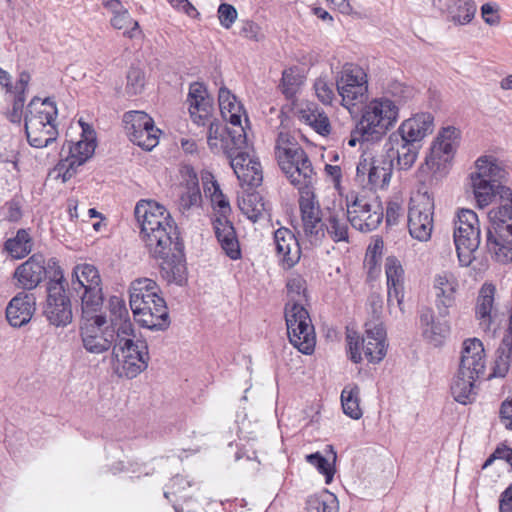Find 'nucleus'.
Segmentation results:
<instances>
[{"mask_svg": "<svg viewBox=\"0 0 512 512\" xmlns=\"http://www.w3.org/2000/svg\"><path fill=\"white\" fill-rule=\"evenodd\" d=\"M485 352L483 343L477 338H468L462 344L458 370L460 374L470 373L481 376L485 370Z\"/></svg>", "mask_w": 512, "mask_h": 512, "instance_id": "c756f323", "label": "nucleus"}, {"mask_svg": "<svg viewBox=\"0 0 512 512\" xmlns=\"http://www.w3.org/2000/svg\"><path fill=\"white\" fill-rule=\"evenodd\" d=\"M46 274L45 259L42 254L36 253L30 256L14 271V279L18 287L25 290L36 288Z\"/></svg>", "mask_w": 512, "mask_h": 512, "instance_id": "c85d7f7f", "label": "nucleus"}, {"mask_svg": "<svg viewBox=\"0 0 512 512\" xmlns=\"http://www.w3.org/2000/svg\"><path fill=\"white\" fill-rule=\"evenodd\" d=\"M71 288L81 299L82 313L90 315L103 305L102 280L98 269L91 264H77L73 268Z\"/></svg>", "mask_w": 512, "mask_h": 512, "instance_id": "9b49d317", "label": "nucleus"}, {"mask_svg": "<svg viewBox=\"0 0 512 512\" xmlns=\"http://www.w3.org/2000/svg\"><path fill=\"white\" fill-rule=\"evenodd\" d=\"M123 123L126 134L135 145L150 151L158 144L161 131L147 113L128 111L123 115Z\"/></svg>", "mask_w": 512, "mask_h": 512, "instance_id": "6ab92c4d", "label": "nucleus"}, {"mask_svg": "<svg viewBox=\"0 0 512 512\" xmlns=\"http://www.w3.org/2000/svg\"><path fill=\"white\" fill-rule=\"evenodd\" d=\"M144 87V74L140 69L131 68L127 74L126 90L130 95L139 94Z\"/></svg>", "mask_w": 512, "mask_h": 512, "instance_id": "6e6d98bb", "label": "nucleus"}, {"mask_svg": "<svg viewBox=\"0 0 512 512\" xmlns=\"http://www.w3.org/2000/svg\"><path fill=\"white\" fill-rule=\"evenodd\" d=\"M499 511L512 512V484L501 494Z\"/></svg>", "mask_w": 512, "mask_h": 512, "instance_id": "0e129e2a", "label": "nucleus"}, {"mask_svg": "<svg viewBox=\"0 0 512 512\" xmlns=\"http://www.w3.org/2000/svg\"><path fill=\"white\" fill-rule=\"evenodd\" d=\"M361 338L355 331H347L346 342L349 358L354 363L362 361V352L369 362L378 363L386 355V331L381 322H367Z\"/></svg>", "mask_w": 512, "mask_h": 512, "instance_id": "9d476101", "label": "nucleus"}, {"mask_svg": "<svg viewBox=\"0 0 512 512\" xmlns=\"http://www.w3.org/2000/svg\"><path fill=\"white\" fill-rule=\"evenodd\" d=\"M335 81L337 92L341 97V105L353 113L368 97L366 72L358 65L346 64Z\"/></svg>", "mask_w": 512, "mask_h": 512, "instance_id": "ddd939ff", "label": "nucleus"}, {"mask_svg": "<svg viewBox=\"0 0 512 512\" xmlns=\"http://www.w3.org/2000/svg\"><path fill=\"white\" fill-rule=\"evenodd\" d=\"M14 101L12 104V110L10 112V120L12 122H20L23 115V108L25 104L26 97L14 95Z\"/></svg>", "mask_w": 512, "mask_h": 512, "instance_id": "680f3d73", "label": "nucleus"}, {"mask_svg": "<svg viewBox=\"0 0 512 512\" xmlns=\"http://www.w3.org/2000/svg\"><path fill=\"white\" fill-rule=\"evenodd\" d=\"M300 120L309 125L320 135L330 132V121L324 111L316 106L307 107L300 111Z\"/></svg>", "mask_w": 512, "mask_h": 512, "instance_id": "a18cd8bd", "label": "nucleus"}, {"mask_svg": "<svg viewBox=\"0 0 512 512\" xmlns=\"http://www.w3.org/2000/svg\"><path fill=\"white\" fill-rule=\"evenodd\" d=\"M427 11L446 13L455 25H467L475 17L477 6L474 0H421Z\"/></svg>", "mask_w": 512, "mask_h": 512, "instance_id": "4be33fe9", "label": "nucleus"}, {"mask_svg": "<svg viewBox=\"0 0 512 512\" xmlns=\"http://www.w3.org/2000/svg\"><path fill=\"white\" fill-rule=\"evenodd\" d=\"M454 243L460 265L469 266L475 259L474 253L480 245V224L473 210L459 211L455 221Z\"/></svg>", "mask_w": 512, "mask_h": 512, "instance_id": "f8f14e48", "label": "nucleus"}, {"mask_svg": "<svg viewBox=\"0 0 512 512\" xmlns=\"http://www.w3.org/2000/svg\"><path fill=\"white\" fill-rule=\"evenodd\" d=\"M52 263L56 267L55 278L48 283L44 314L52 325L66 326L72 320L71 303L65 292L63 273L55 261Z\"/></svg>", "mask_w": 512, "mask_h": 512, "instance_id": "dca6fc26", "label": "nucleus"}, {"mask_svg": "<svg viewBox=\"0 0 512 512\" xmlns=\"http://www.w3.org/2000/svg\"><path fill=\"white\" fill-rule=\"evenodd\" d=\"M500 418L508 430H512V400L504 401L500 407Z\"/></svg>", "mask_w": 512, "mask_h": 512, "instance_id": "e2e57ef3", "label": "nucleus"}, {"mask_svg": "<svg viewBox=\"0 0 512 512\" xmlns=\"http://www.w3.org/2000/svg\"><path fill=\"white\" fill-rule=\"evenodd\" d=\"M419 320L423 338L434 347L442 346L451 331L446 317H435L431 309L425 308L421 310Z\"/></svg>", "mask_w": 512, "mask_h": 512, "instance_id": "a878e982", "label": "nucleus"}, {"mask_svg": "<svg viewBox=\"0 0 512 512\" xmlns=\"http://www.w3.org/2000/svg\"><path fill=\"white\" fill-rule=\"evenodd\" d=\"M458 287V280L454 274L444 271L435 275L433 281L435 306L441 317L449 316V309L455 305Z\"/></svg>", "mask_w": 512, "mask_h": 512, "instance_id": "393cba45", "label": "nucleus"}, {"mask_svg": "<svg viewBox=\"0 0 512 512\" xmlns=\"http://www.w3.org/2000/svg\"><path fill=\"white\" fill-rule=\"evenodd\" d=\"M341 404L345 415L354 420L362 417L360 408V389L357 385L349 384L341 392Z\"/></svg>", "mask_w": 512, "mask_h": 512, "instance_id": "c03bdc74", "label": "nucleus"}, {"mask_svg": "<svg viewBox=\"0 0 512 512\" xmlns=\"http://www.w3.org/2000/svg\"><path fill=\"white\" fill-rule=\"evenodd\" d=\"M299 209L304 237L311 245H319L325 237V212L322 213L313 190L300 194Z\"/></svg>", "mask_w": 512, "mask_h": 512, "instance_id": "a211bd4d", "label": "nucleus"}, {"mask_svg": "<svg viewBox=\"0 0 512 512\" xmlns=\"http://www.w3.org/2000/svg\"><path fill=\"white\" fill-rule=\"evenodd\" d=\"M33 240L28 230L19 229L14 237L8 238L4 243V250L13 259H22L32 251Z\"/></svg>", "mask_w": 512, "mask_h": 512, "instance_id": "37998d69", "label": "nucleus"}, {"mask_svg": "<svg viewBox=\"0 0 512 512\" xmlns=\"http://www.w3.org/2000/svg\"><path fill=\"white\" fill-rule=\"evenodd\" d=\"M218 102L220 112L223 118L228 121L232 127L228 128V135L236 148H245L247 136L242 126V116H246L243 106L237 101L235 95L226 87H221L218 93ZM245 121L248 119L245 117Z\"/></svg>", "mask_w": 512, "mask_h": 512, "instance_id": "aec40b11", "label": "nucleus"}, {"mask_svg": "<svg viewBox=\"0 0 512 512\" xmlns=\"http://www.w3.org/2000/svg\"><path fill=\"white\" fill-rule=\"evenodd\" d=\"M480 376H474L470 373L462 375L460 371L457 373L451 384V394L455 401L462 405L471 404L476 400L477 392L475 387V381Z\"/></svg>", "mask_w": 512, "mask_h": 512, "instance_id": "4c0bfd02", "label": "nucleus"}, {"mask_svg": "<svg viewBox=\"0 0 512 512\" xmlns=\"http://www.w3.org/2000/svg\"><path fill=\"white\" fill-rule=\"evenodd\" d=\"M487 247L495 261L502 264L512 262V232L506 224L488 227Z\"/></svg>", "mask_w": 512, "mask_h": 512, "instance_id": "cd10ccee", "label": "nucleus"}, {"mask_svg": "<svg viewBox=\"0 0 512 512\" xmlns=\"http://www.w3.org/2000/svg\"><path fill=\"white\" fill-rule=\"evenodd\" d=\"M414 96L413 87L397 80L388 82L381 95L372 98L362 108L359 123L362 137L374 140L386 134L398 121L400 109Z\"/></svg>", "mask_w": 512, "mask_h": 512, "instance_id": "f03ea898", "label": "nucleus"}, {"mask_svg": "<svg viewBox=\"0 0 512 512\" xmlns=\"http://www.w3.org/2000/svg\"><path fill=\"white\" fill-rule=\"evenodd\" d=\"M303 83L302 76L294 68L287 69L282 74V91L287 98H292Z\"/></svg>", "mask_w": 512, "mask_h": 512, "instance_id": "864d4df0", "label": "nucleus"}, {"mask_svg": "<svg viewBox=\"0 0 512 512\" xmlns=\"http://www.w3.org/2000/svg\"><path fill=\"white\" fill-rule=\"evenodd\" d=\"M493 458L505 460L510 465L512 463V449L507 446H498L493 452Z\"/></svg>", "mask_w": 512, "mask_h": 512, "instance_id": "69168bd1", "label": "nucleus"}, {"mask_svg": "<svg viewBox=\"0 0 512 512\" xmlns=\"http://www.w3.org/2000/svg\"><path fill=\"white\" fill-rule=\"evenodd\" d=\"M83 323L80 327V335L83 347L92 354H101L108 351L112 343H115L116 330L105 327L106 316L103 314L82 313Z\"/></svg>", "mask_w": 512, "mask_h": 512, "instance_id": "f3484780", "label": "nucleus"}, {"mask_svg": "<svg viewBox=\"0 0 512 512\" xmlns=\"http://www.w3.org/2000/svg\"><path fill=\"white\" fill-rule=\"evenodd\" d=\"M421 145L405 142L398 138L396 134H390L383 146V151L392 164L396 161V165L400 170H408L415 163Z\"/></svg>", "mask_w": 512, "mask_h": 512, "instance_id": "bb28decb", "label": "nucleus"}, {"mask_svg": "<svg viewBox=\"0 0 512 512\" xmlns=\"http://www.w3.org/2000/svg\"><path fill=\"white\" fill-rule=\"evenodd\" d=\"M314 90L317 98L324 105H330L334 98V83L330 82L325 77H319L314 83Z\"/></svg>", "mask_w": 512, "mask_h": 512, "instance_id": "5fc2aeb1", "label": "nucleus"}, {"mask_svg": "<svg viewBox=\"0 0 512 512\" xmlns=\"http://www.w3.org/2000/svg\"><path fill=\"white\" fill-rule=\"evenodd\" d=\"M434 130V117L431 113L421 112L405 119L391 134L405 142L421 145V142Z\"/></svg>", "mask_w": 512, "mask_h": 512, "instance_id": "b1692460", "label": "nucleus"}, {"mask_svg": "<svg viewBox=\"0 0 512 512\" xmlns=\"http://www.w3.org/2000/svg\"><path fill=\"white\" fill-rule=\"evenodd\" d=\"M512 360V338L502 339L496 350V357L490 377H505L509 371Z\"/></svg>", "mask_w": 512, "mask_h": 512, "instance_id": "49530a36", "label": "nucleus"}, {"mask_svg": "<svg viewBox=\"0 0 512 512\" xmlns=\"http://www.w3.org/2000/svg\"><path fill=\"white\" fill-rule=\"evenodd\" d=\"M275 156L279 167L299 193L313 190L316 173L311 160L296 139L280 132L275 143Z\"/></svg>", "mask_w": 512, "mask_h": 512, "instance_id": "0eeeda50", "label": "nucleus"}, {"mask_svg": "<svg viewBox=\"0 0 512 512\" xmlns=\"http://www.w3.org/2000/svg\"><path fill=\"white\" fill-rule=\"evenodd\" d=\"M393 167L392 160L387 157L383 150L376 155L365 153L357 164V177L367 175L371 188L383 189L390 182Z\"/></svg>", "mask_w": 512, "mask_h": 512, "instance_id": "412c9836", "label": "nucleus"}, {"mask_svg": "<svg viewBox=\"0 0 512 512\" xmlns=\"http://www.w3.org/2000/svg\"><path fill=\"white\" fill-rule=\"evenodd\" d=\"M328 448L333 455V462H335L336 452L332 446H328ZM305 458L310 465L314 466L320 474L325 476L326 484L332 482L335 473L334 463H330L320 452L308 454Z\"/></svg>", "mask_w": 512, "mask_h": 512, "instance_id": "de8ad7c7", "label": "nucleus"}, {"mask_svg": "<svg viewBox=\"0 0 512 512\" xmlns=\"http://www.w3.org/2000/svg\"><path fill=\"white\" fill-rule=\"evenodd\" d=\"M81 165L82 164H78L76 159L67 155L56 164L50 172V176L65 183L76 175L77 170Z\"/></svg>", "mask_w": 512, "mask_h": 512, "instance_id": "09e8293b", "label": "nucleus"}, {"mask_svg": "<svg viewBox=\"0 0 512 512\" xmlns=\"http://www.w3.org/2000/svg\"><path fill=\"white\" fill-rule=\"evenodd\" d=\"M275 249L288 267L294 266L300 259V245L291 230L281 227L274 232Z\"/></svg>", "mask_w": 512, "mask_h": 512, "instance_id": "f704fd0d", "label": "nucleus"}, {"mask_svg": "<svg viewBox=\"0 0 512 512\" xmlns=\"http://www.w3.org/2000/svg\"><path fill=\"white\" fill-rule=\"evenodd\" d=\"M185 181L178 201V208L182 214H188L191 209L200 207L202 201L198 177L193 169H186Z\"/></svg>", "mask_w": 512, "mask_h": 512, "instance_id": "e433bc0d", "label": "nucleus"}, {"mask_svg": "<svg viewBox=\"0 0 512 512\" xmlns=\"http://www.w3.org/2000/svg\"><path fill=\"white\" fill-rule=\"evenodd\" d=\"M201 180L205 195L210 198L214 209H217V217L227 218V215L231 211V207L228 199L222 193L219 184L215 180L213 174L209 171H202Z\"/></svg>", "mask_w": 512, "mask_h": 512, "instance_id": "58836bf2", "label": "nucleus"}, {"mask_svg": "<svg viewBox=\"0 0 512 512\" xmlns=\"http://www.w3.org/2000/svg\"><path fill=\"white\" fill-rule=\"evenodd\" d=\"M218 18L220 24L224 28L228 29L235 22L237 18V11L232 5L223 3L218 8Z\"/></svg>", "mask_w": 512, "mask_h": 512, "instance_id": "4d7b16f0", "label": "nucleus"}, {"mask_svg": "<svg viewBox=\"0 0 512 512\" xmlns=\"http://www.w3.org/2000/svg\"><path fill=\"white\" fill-rule=\"evenodd\" d=\"M245 37L252 40H259V27L253 22H247L243 27Z\"/></svg>", "mask_w": 512, "mask_h": 512, "instance_id": "774afa93", "label": "nucleus"}, {"mask_svg": "<svg viewBox=\"0 0 512 512\" xmlns=\"http://www.w3.org/2000/svg\"><path fill=\"white\" fill-rule=\"evenodd\" d=\"M186 101L192 121L198 126H208L207 143L212 152L223 151L228 156L234 150L241 149L233 145L228 129L225 135L221 131L220 123L213 116V100L203 84L199 82L190 84Z\"/></svg>", "mask_w": 512, "mask_h": 512, "instance_id": "423d86ee", "label": "nucleus"}, {"mask_svg": "<svg viewBox=\"0 0 512 512\" xmlns=\"http://www.w3.org/2000/svg\"><path fill=\"white\" fill-rule=\"evenodd\" d=\"M80 124L82 126V136L84 139L76 143L69 142L68 155L76 159L78 164H84L93 155L96 144L94 133L90 130V127L88 125L84 126L81 121Z\"/></svg>", "mask_w": 512, "mask_h": 512, "instance_id": "a19ab883", "label": "nucleus"}, {"mask_svg": "<svg viewBox=\"0 0 512 512\" xmlns=\"http://www.w3.org/2000/svg\"><path fill=\"white\" fill-rule=\"evenodd\" d=\"M434 198L428 191H418L410 199L408 230L412 238L425 242L433 231Z\"/></svg>", "mask_w": 512, "mask_h": 512, "instance_id": "4468645a", "label": "nucleus"}, {"mask_svg": "<svg viewBox=\"0 0 512 512\" xmlns=\"http://www.w3.org/2000/svg\"><path fill=\"white\" fill-rule=\"evenodd\" d=\"M347 217L350 225L361 232L375 230L383 219V209L375 199L350 193L346 197Z\"/></svg>", "mask_w": 512, "mask_h": 512, "instance_id": "2eb2a0df", "label": "nucleus"}, {"mask_svg": "<svg viewBox=\"0 0 512 512\" xmlns=\"http://www.w3.org/2000/svg\"><path fill=\"white\" fill-rule=\"evenodd\" d=\"M129 294L130 308L140 326L152 331H163L169 327L168 308L159 295V287L154 280H134L130 285Z\"/></svg>", "mask_w": 512, "mask_h": 512, "instance_id": "20e7f679", "label": "nucleus"}, {"mask_svg": "<svg viewBox=\"0 0 512 512\" xmlns=\"http://www.w3.org/2000/svg\"><path fill=\"white\" fill-rule=\"evenodd\" d=\"M496 288L491 283H484L479 290L475 314L480 328L485 331H495L496 310L494 308Z\"/></svg>", "mask_w": 512, "mask_h": 512, "instance_id": "7c9ffc66", "label": "nucleus"}, {"mask_svg": "<svg viewBox=\"0 0 512 512\" xmlns=\"http://www.w3.org/2000/svg\"><path fill=\"white\" fill-rule=\"evenodd\" d=\"M34 311V295L20 292L9 302L6 308V318L11 326L21 327L30 321Z\"/></svg>", "mask_w": 512, "mask_h": 512, "instance_id": "473e14b6", "label": "nucleus"}, {"mask_svg": "<svg viewBox=\"0 0 512 512\" xmlns=\"http://www.w3.org/2000/svg\"><path fill=\"white\" fill-rule=\"evenodd\" d=\"M385 274L387 278V302L388 306L403 302L404 269L396 257H388L385 261Z\"/></svg>", "mask_w": 512, "mask_h": 512, "instance_id": "2f4dec72", "label": "nucleus"}, {"mask_svg": "<svg viewBox=\"0 0 512 512\" xmlns=\"http://www.w3.org/2000/svg\"><path fill=\"white\" fill-rule=\"evenodd\" d=\"M135 217L150 255L160 262V272L168 283L186 282L183 245L176 226L166 208L151 200H141L135 206Z\"/></svg>", "mask_w": 512, "mask_h": 512, "instance_id": "f257e3e1", "label": "nucleus"}, {"mask_svg": "<svg viewBox=\"0 0 512 512\" xmlns=\"http://www.w3.org/2000/svg\"><path fill=\"white\" fill-rule=\"evenodd\" d=\"M288 302L285 307V320L290 343L301 353L309 355L314 351L316 336L308 311L306 282L297 276L287 282Z\"/></svg>", "mask_w": 512, "mask_h": 512, "instance_id": "7ed1b4c3", "label": "nucleus"}, {"mask_svg": "<svg viewBox=\"0 0 512 512\" xmlns=\"http://www.w3.org/2000/svg\"><path fill=\"white\" fill-rule=\"evenodd\" d=\"M325 235L327 234L334 242H349V219L342 207L327 208L324 216Z\"/></svg>", "mask_w": 512, "mask_h": 512, "instance_id": "c9c22d12", "label": "nucleus"}, {"mask_svg": "<svg viewBox=\"0 0 512 512\" xmlns=\"http://www.w3.org/2000/svg\"><path fill=\"white\" fill-rule=\"evenodd\" d=\"M113 355L116 359L115 373L119 377L133 379L148 367V345L144 339L136 336L130 320H121L116 324Z\"/></svg>", "mask_w": 512, "mask_h": 512, "instance_id": "39448f33", "label": "nucleus"}, {"mask_svg": "<svg viewBox=\"0 0 512 512\" xmlns=\"http://www.w3.org/2000/svg\"><path fill=\"white\" fill-rule=\"evenodd\" d=\"M31 80V76L28 72L22 71L19 74V78L15 85H12L11 90H6L7 93H11L17 96L26 97V91L28 88V84Z\"/></svg>", "mask_w": 512, "mask_h": 512, "instance_id": "bf43d9fd", "label": "nucleus"}, {"mask_svg": "<svg viewBox=\"0 0 512 512\" xmlns=\"http://www.w3.org/2000/svg\"><path fill=\"white\" fill-rule=\"evenodd\" d=\"M307 508L310 512H337L338 502L331 493L310 496L307 500Z\"/></svg>", "mask_w": 512, "mask_h": 512, "instance_id": "8fccbe9b", "label": "nucleus"}, {"mask_svg": "<svg viewBox=\"0 0 512 512\" xmlns=\"http://www.w3.org/2000/svg\"><path fill=\"white\" fill-rule=\"evenodd\" d=\"M508 172L493 156H481L475 162V171L470 173V188L478 207L484 208L500 196V188H508L502 182Z\"/></svg>", "mask_w": 512, "mask_h": 512, "instance_id": "6e6552de", "label": "nucleus"}, {"mask_svg": "<svg viewBox=\"0 0 512 512\" xmlns=\"http://www.w3.org/2000/svg\"><path fill=\"white\" fill-rule=\"evenodd\" d=\"M498 12L499 6L496 3L488 2L481 6V16L484 22L489 25H496L500 22Z\"/></svg>", "mask_w": 512, "mask_h": 512, "instance_id": "13d9d810", "label": "nucleus"}, {"mask_svg": "<svg viewBox=\"0 0 512 512\" xmlns=\"http://www.w3.org/2000/svg\"><path fill=\"white\" fill-rule=\"evenodd\" d=\"M495 202L498 205L488 213L490 226H496L500 223L509 224L512 218V190L510 188H500V196Z\"/></svg>", "mask_w": 512, "mask_h": 512, "instance_id": "79ce46f5", "label": "nucleus"}, {"mask_svg": "<svg viewBox=\"0 0 512 512\" xmlns=\"http://www.w3.org/2000/svg\"><path fill=\"white\" fill-rule=\"evenodd\" d=\"M111 25L118 30H124L123 34L129 38H133L139 33V24L129 14L126 8L119 14L112 16Z\"/></svg>", "mask_w": 512, "mask_h": 512, "instance_id": "3c124183", "label": "nucleus"}, {"mask_svg": "<svg viewBox=\"0 0 512 512\" xmlns=\"http://www.w3.org/2000/svg\"><path fill=\"white\" fill-rule=\"evenodd\" d=\"M242 212L252 221H257L265 210L262 197L258 193H252L243 198L240 204Z\"/></svg>", "mask_w": 512, "mask_h": 512, "instance_id": "603ef678", "label": "nucleus"}, {"mask_svg": "<svg viewBox=\"0 0 512 512\" xmlns=\"http://www.w3.org/2000/svg\"><path fill=\"white\" fill-rule=\"evenodd\" d=\"M459 132L454 127L443 128L431 147V158L446 162L458 144Z\"/></svg>", "mask_w": 512, "mask_h": 512, "instance_id": "ea45409f", "label": "nucleus"}, {"mask_svg": "<svg viewBox=\"0 0 512 512\" xmlns=\"http://www.w3.org/2000/svg\"><path fill=\"white\" fill-rule=\"evenodd\" d=\"M227 157L242 185L257 187L261 184L263 180L262 167L257 158L242 149L234 150Z\"/></svg>", "mask_w": 512, "mask_h": 512, "instance_id": "5701e85b", "label": "nucleus"}, {"mask_svg": "<svg viewBox=\"0 0 512 512\" xmlns=\"http://www.w3.org/2000/svg\"><path fill=\"white\" fill-rule=\"evenodd\" d=\"M216 238L222 250L232 260L241 257V249L233 224L225 217H216L213 220Z\"/></svg>", "mask_w": 512, "mask_h": 512, "instance_id": "72a5a7b5", "label": "nucleus"}, {"mask_svg": "<svg viewBox=\"0 0 512 512\" xmlns=\"http://www.w3.org/2000/svg\"><path fill=\"white\" fill-rule=\"evenodd\" d=\"M56 116V105L49 98L42 100L34 97L29 102L25 113V131L32 147L44 148L56 140Z\"/></svg>", "mask_w": 512, "mask_h": 512, "instance_id": "1a4fd4ad", "label": "nucleus"}, {"mask_svg": "<svg viewBox=\"0 0 512 512\" xmlns=\"http://www.w3.org/2000/svg\"><path fill=\"white\" fill-rule=\"evenodd\" d=\"M102 5L111 12L113 16L126 9L119 0H103Z\"/></svg>", "mask_w": 512, "mask_h": 512, "instance_id": "338daca9", "label": "nucleus"}, {"mask_svg": "<svg viewBox=\"0 0 512 512\" xmlns=\"http://www.w3.org/2000/svg\"><path fill=\"white\" fill-rule=\"evenodd\" d=\"M403 214V208L399 201L391 200L386 207V222L389 225L396 224Z\"/></svg>", "mask_w": 512, "mask_h": 512, "instance_id": "052dcab7", "label": "nucleus"}]
</instances>
